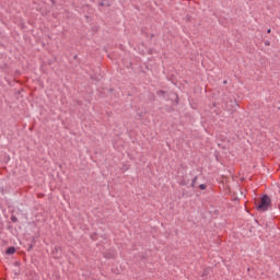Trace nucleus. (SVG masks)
<instances>
[{
  "instance_id": "nucleus-1",
  "label": "nucleus",
  "mask_w": 280,
  "mask_h": 280,
  "mask_svg": "<svg viewBox=\"0 0 280 280\" xmlns=\"http://www.w3.org/2000/svg\"><path fill=\"white\" fill-rule=\"evenodd\" d=\"M270 205H271L270 197L265 195L260 198V200H258V202L256 201V209L257 211L265 212V211H268V209L270 208Z\"/></svg>"
},
{
  "instance_id": "nucleus-2",
  "label": "nucleus",
  "mask_w": 280,
  "mask_h": 280,
  "mask_svg": "<svg viewBox=\"0 0 280 280\" xmlns=\"http://www.w3.org/2000/svg\"><path fill=\"white\" fill-rule=\"evenodd\" d=\"M14 253H16V249L14 247H9L7 249V255H14Z\"/></svg>"
},
{
  "instance_id": "nucleus-3",
  "label": "nucleus",
  "mask_w": 280,
  "mask_h": 280,
  "mask_svg": "<svg viewBox=\"0 0 280 280\" xmlns=\"http://www.w3.org/2000/svg\"><path fill=\"white\" fill-rule=\"evenodd\" d=\"M196 180H198V177H195L194 179H192V183L190 184V187H196Z\"/></svg>"
},
{
  "instance_id": "nucleus-4",
  "label": "nucleus",
  "mask_w": 280,
  "mask_h": 280,
  "mask_svg": "<svg viewBox=\"0 0 280 280\" xmlns=\"http://www.w3.org/2000/svg\"><path fill=\"white\" fill-rule=\"evenodd\" d=\"M199 189H201V190L207 189V185H205V184L199 185Z\"/></svg>"
},
{
  "instance_id": "nucleus-5",
  "label": "nucleus",
  "mask_w": 280,
  "mask_h": 280,
  "mask_svg": "<svg viewBox=\"0 0 280 280\" xmlns=\"http://www.w3.org/2000/svg\"><path fill=\"white\" fill-rule=\"evenodd\" d=\"M271 32H272V30L269 28V30L267 31V34H270Z\"/></svg>"
}]
</instances>
